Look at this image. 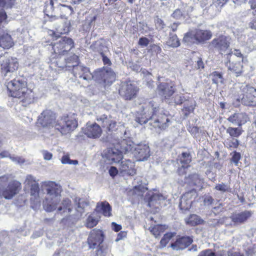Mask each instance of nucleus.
<instances>
[{
	"mask_svg": "<svg viewBox=\"0 0 256 256\" xmlns=\"http://www.w3.org/2000/svg\"><path fill=\"white\" fill-rule=\"evenodd\" d=\"M74 202L76 206V210L78 212L82 213L83 212V209L87 204L84 202V200H81L79 198L76 197L74 199Z\"/></svg>",
	"mask_w": 256,
	"mask_h": 256,
	"instance_id": "ea45409f",
	"label": "nucleus"
},
{
	"mask_svg": "<svg viewBox=\"0 0 256 256\" xmlns=\"http://www.w3.org/2000/svg\"><path fill=\"white\" fill-rule=\"evenodd\" d=\"M42 153L45 160H50L52 158V154L47 150H44Z\"/></svg>",
	"mask_w": 256,
	"mask_h": 256,
	"instance_id": "680f3d73",
	"label": "nucleus"
},
{
	"mask_svg": "<svg viewBox=\"0 0 256 256\" xmlns=\"http://www.w3.org/2000/svg\"><path fill=\"white\" fill-rule=\"evenodd\" d=\"M240 89L243 92L242 103L248 106H256V89L248 85H242Z\"/></svg>",
	"mask_w": 256,
	"mask_h": 256,
	"instance_id": "9d476101",
	"label": "nucleus"
},
{
	"mask_svg": "<svg viewBox=\"0 0 256 256\" xmlns=\"http://www.w3.org/2000/svg\"><path fill=\"white\" fill-rule=\"evenodd\" d=\"M163 196L162 195H160L158 194H154L152 196H151L150 198V200H148V206H152V201L154 200H156L157 199L158 200H161Z\"/></svg>",
	"mask_w": 256,
	"mask_h": 256,
	"instance_id": "13d9d810",
	"label": "nucleus"
},
{
	"mask_svg": "<svg viewBox=\"0 0 256 256\" xmlns=\"http://www.w3.org/2000/svg\"><path fill=\"white\" fill-rule=\"evenodd\" d=\"M220 224H224L226 226H230V228L234 227V224H233V222L230 217H224L222 219H220Z\"/></svg>",
	"mask_w": 256,
	"mask_h": 256,
	"instance_id": "8fccbe9b",
	"label": "nucleus"
},
{
	"mask_svg": "<svg viewBox=\"0 0 256 256\" xmlns=\"http://www.w3.org/2000/svg\"><path fill=\"white\" fill-rule=\"evenodd\" d=\"M192 242V240L189 236H182L176 239L170 246L176 250H182L189 246Z\"/></svg>",
	"mask_w": 256,
	"mask_h": 256,
	"instance_id": "5701e85b",
	"label": "nucleus"
},
{
	"mask_svg": "<svg viewBox=\"0 0 256 256\" xmlns=\"http://www.w3.org/2000/svg\"><path fill=\"white\" fill-rule=\"evenodd\" d=\"M212 82L218 85L224 83V78L222 74L218 72H214L210 74Z\"/></svg>",
	"mask_w": 256,
	"mask_h": 256,
	"instance_id": "e433bc0d",
	"label": "nucleus"
},
{
	"mask_svg": "<svg viewBox=\"0 0 256 256\" xmlns=\"http://www.w3.org/2000/svg\"><path fill=\"white\" fill-rule=\"evenodd\" d=\"M184 97L180 95H176L174 97V102L176 104H180L182 103Z\"/></svg>",
	"mask_w": 256,
	"mask_h": 256,
	"instance_id": "0e129e2a",
	"label": "nucleus"
},
{
	"mask_svg": "<svg viewBox=\"0 0 256 256\" xmlns=\"http://www.w3.org/2000/svg\"><path fill=\"white\" fill-rule=\"evenodd\" d=\"M192 200H183V198L182 197L180 200V202L179 204V206L181 210L186 211L188 210L192 206Z\"/></svg>",
	"mask_w": 256,
	"mask_h": 256,
	"instance_id": "58836bf2",
	"label": "nucleus"
},
{
	"mask_svg": "<svg viewBox=\"0 0 256 256\" xmlns=\"http://www.w3.org/2000/svg\"><path fill=\"white\" fill-rule=\"evenodd\" d=\"M10 158L14 162L20 164H23L25 162L24 159L22 156H10Z\"/></svg>",
	"mask_w": 256,
	"mask_h": 256,
	"instance_id": "5fc2aeb1",
	"label": "nucleus"
},
{
	"mask_svg": "<svg viewBox=\"0 0 256 256\" xmlns=\"http://www.w3.org/2000/svg\"><path fill=\"white\" fill-rule=\"evenodd\" d=\"M175 233L168 232L166 233L160 242V246L162 247H164L169 242V240L174 236Z\"/></svg>",
	"mask_w": 256,
	"mask_h": 256,
	"instance_id": "c03bdc74",
	"label": "nucleus"
},
{
	"mask_svg": "<svg viewBox=\"0 0 256 256\" xmlns=\"http://www.w3.org/2000/svg\"><path fill=\"white\" fill-rule=\"evenodd\" d=\"M166 44L170 47L177 48L180 46V42L176 34H170Z\"/></svg>",
	"mask_w": 256,
	"mask_h": 256,
	"instance_id": "2f4dec72",
	"label": "nucleus"
},
{
	"mask_svg": "<svg viewBox=\"0 0 256 256\" xmlns=\"http://www.w3.org/2000/svg\"><path fill=\"white\" fill-rule=\"evenodd\" d=\"M224 146L230 150L236 148L239 145V141L234 138H228L224 142Z\"/></svg>",
	"mask_w": 256,
	"mask_h": 256,
	"instance_id": "c9c22d12",
	"label": "nucleus"
},
{
	"mask_svg": "<svg viewBox=\"0 0 256 256\" xmlns=\"http://www.w3.org/2000/svg\"><path fill=\"white\" fill-rule=\"evenodd\" d=\"M150 148L146 144H140L135 145L132 152L138 161H144L150 156Z\"/></svg>",
	"mask_w": 256,
	"mask_h": 256,
	"instance_id": "4468645a",
	"label": "nucleus"
},
{
	"mask_svg": "<svg viewBox=\"0 0 256 256\" xmlns=\"http://www.w3.org/2000/svg\"><path fill=\"white\" fill-rule=\"evenodd\" d=\"M156 26L158 28L162 29L164 28V24L162 20L158 18H156L155 20Z\"/></svg>",
	"mask_w": 256,
	"mask_h": 256,
	"instance_id": "bf43d9fd",
	"label": "nucleus"
},
{
	"mask_svg": "<svg viewBox=\"0 0 256 256\" xmlns=\"http://www.w3.org/2000/svg\"><path fill=\"white\" fill-rule=\"evenodd\" d=\"M72 66L74 74L76 76L82 78L86 80H89L92 78L93 79L94 74L90 72L88 68L78 64H73Z\"/></svg>",
	"mask_w": 256,
	"mask_h": 256,
	"instance_id": "6ab92c4d",
	"label": "nucleus"
},
{
	"mask_svg": "<svg viewBox=\"0 0 256 256\" xmlns=\"http://www.w3.org/2000/svg\"><path fill=\"white\" fill-rule=\"evenodd\" d=\"M221 254H222L224 256H244L243 254L240 252L232 250L222 251Z\"/></svg>",
	"mask_w": 256,
	"mask_h": 256,
	"instance_id": "3c124183",
	"label": "nucleus"
},
{
	"mask_svg": "<svg viewBox=\"0 0 256 256\" xmlns=\"http://www.w3.org/2000/svg\"><path fill=\"white\" fill-rule=\"evenodd\" d=\"M134 144L130 139L118 140L115 146L123 154L132 153L134 147Z\"/></svg>",
	"mask_w": 256,
	"mask_h": 256,
	"instance_id": "b1692460",
	"label": "nucleus"
},
{
	"mask_svg": "<svg viewBox=\"0 0 256 256\" xmlns=\"http://www.w3.org/2000/svg\"><path fill=\"white\" fill-rule=\"evenodd\" d=\"M213 201L214 199L212 196H206L204 198V202L205 205L208 206L211 204L213 202Z\"/></svg>",
	"mask_w": 256,
	"mask_h": 256,
	"instance_id": "338daca9",
	"label": "nucleus"
},
{
	"mask_svg": "<svg viewBox=\"0 0 256 256\" xmlns=\"http://www.w3.org/2000/svg\"><path fill=\"white\" fill-rule=\"evenodd\" d=\"M198 256H224L221 252L217 253L212 252L210 250H206L200 253Z\"/></svg>",
	"mask_w": 256,
	"mask_h": 256,
	"instance_id": "de8ad7c7",
	"label": "nucleus"
},
{
	"mask_svg": "<svg viewBox=\"0 0 256 256\" xmlns=\"http://www.w3.org/2000/svg\"><path fill=\"white\" fill-rule=\"evenodd\" d=\"M234 57H236L238 58V61L242 62V55L239 50H234V52H232L229 53L227 56V58L228 61H229V60L231 61V60H234Z\"/></svg>",
	"mask_w": 256,
	"mask_h": 256,
	"instance_id": "a19ab883",
	"label": "nucleus"
},
{
	"mask_svg": "<svg viewBox=\"0 0 256 256\" xmlns=\"http://www.w3.org/2000/svg\"><path fill=\"white\" fill-rule=\"evenodd\" d=\"M158 94L166 99L172 96L174 92L172 86L168 83H160L158 85Z\"/></svg>",
	"mask_w": 256,
	"mask_h": 256,
	"instance_id": "393cba45",
	"label": "nucleus"
},
{
	"mask_svg": "<svg viewBox=\"0 0 256 256\" xmlns=\"http://www.w3.org/2000/svg\"><path fill=\"white\" fill-rule=\"evenodd\" d=\"M43 186L46 192L43 206L48 212L57 210L58 213L67 216L72 211L71 201L68 198H65L60 202L61 186L54 182H47L43 184Z\"/></svg>",
	"mask_w": 256,
	"mask_h": 256,
	"instance_id": "f257e3e1",
	"label": "nucleus"
},
{
	"mask_svg": "<svg viewBox=\"0 0 256 256\" xmlns=\"http://www.w3.org/2000/svg\"><path fill=\"white\" fill-rule=\"evenodd\" d=\"M52 46L55 54L64 55L74 46V42L71 38L64 36L52 43Z\"/></svg>",
	"mask_w": 256,
	"mask_h": 256,
	"instance_id": "1a4fd4ad",
	"label": "nucleus"
},
{
	"mask_svg": "<svg viewBox=\"0 0 256 256\" xmlns=\"http://www.w3.org/2000/svg\"><path fill=\"white\" fill-rule=\"evenodd\" d=\"M103 234L101 230H93L88 238L89 248L94 249L103 242Z\"/></svg>",
	"mask_w": 256,
	"mask_h": 256,
	"instance_id": "dca6fc26",
	"label": "nucleus"
},
{
	"mask_svg": "<svg viewBox=\"0 0 256 256\" xmlns=\"http://www.w3.org/2000/svg\"><path fill=\"white\" fill-rule=\"evenodd\" d=\"M196 106V102L194 100H190L184 104V107L182 109V111L186 116H188L189 114L192 112Z\"/></svg>",
	"mask_w": 256,
	"mask_h": 256,
	"instance_id": "7c9ffc66",
	"label": "nucleus"
},
{
	"mask_svg": "<svg viewBox=\"0 0 256 256\" xmlns=\"http://www.w3.org/2000/svg\"><path fill=\"white\" fill-rule=\"evenodd\" d=\"M226 132L232 137V138H234L240 136L242 134V130L239 126L238 128L228 127Z\"/></svg>",
	"mask_w": 256,
	"mask_h": 256,
	"instance_id": "72a5a7b5",
	"label": "nucleus"
},
{
	"mask_svg": "<svg viewBox=\"0 0 256 256\" xmlns=\"http://www.w3.org/2000/svg\"><path fill=\"white\" fill-rule=\"evenodd\" d=\"M14 43L10 34L4 32H0V47L8 49L13 46Z\"/></svg>",
	"mask_w": 256,
	"mask_h": 256,
	"instance_id": "a878e982",
	"label": "nucleus"
},
{
	"mask_svg": "<svg viewBox=\"0 0 256 256\" xmlns=\"http://www.w3.org/2000/svg\"><path fill=\"white\" fill-rule=\"evenodd\" d=\"M78 126L75 118L64 116L58 119L54 125L56 129L60 131L62 134H66L74 130Z\"/></svg>",
	"mask_w": 256,
	"mask_h": 256,
	"instance_id": "423d86ee",
	"label": "nucleus"
},
{
	"mask_svg": "<svg viewBox=\"0 0 256 256\" xmlns=\"http://www.w3.org/2000/svg\"><path fill=\"white\" fill-rule=\"evenodd\" d=\"M0 64L1 66L2 74L6 78L15 72L18 67V63L16 58L8 56L7 54L3 56H0Z\"/></svg>",
	"mask_w": 256,
	"mask_h": 256,
	"instance_id": "20e7f679",
	"label": "nucleus"
},
{
	"mask_svg": "<svg viewBox=\"0 0 256 256\" xmlns=\"http://www.w3.org/2000/svg\"><path fill=\"white\" fill-rule=\"evenodd\" d=\"M100 204L102 214L106 216H110L112 215V208L110 204L106 202H103Z\"/></svg>",
	"mask_w": 256,
	"mask_h": 256,
	"instance_id": "f704fd0d",
	"label": "nucleus"
},
{
	"mask_svg": "<svg viewBox=\"0 0 256 256\" xmlns=\"http://www.w3.org/2000/svg\"><path fill=\"white\" fill-rule=\"evenodd\" d=\"M150 40L145 37L140 38L138 40V44L142 47H145L148 46Z\"/></svg>",
	"mask_w": 256,
	"mask_h": 256,
	"instance_id": "4d7b16f0",
	"label": "nucleus"
},
{
	"mask_svg": "<svg viewBox=\"0 0 256 256\" xmlns=\"http://www.w3.org/2000/svg\"><path fill=\"white\" fill-rule=\"evenodd\" d=\"M56 114L50 110H44L38 116V124L43 128H50L54 127L56 124Z\"/></svg>",
	"mask_w": 256,
	"mask_h": 256,
	"instance_id": "f8f14e48",
	"label": "nucleus"
},
{
	"mask_svg": "<svg viewBox=\"0 0 256 256\" xmlns=\"http://www.w3.org/2000/svg\"><path fill=\"white\" fill-rule=\"evenodd\" d=\"M134 166V163L130 160H122L120 162L119 166L120 173L123 176L126 175L134 176L136 174Z\"/></svg>",
	"mask_w": 256,
	"mask_h": 256,
	"instance_id": "f3484780",
	"label": "nucleus"
},
{
	"mask_svg": "<svg viewBox=\"0 0 256 256\" xmlns=\"http://www.w3.org/2000/svg\"><path fill=\"white\" fill-rule=\"evenodd\" d=\"M195 62L196 63V66H195L198 69L203 68H204V64L201 58L198 57Z\"/></svg>",
	"mask_w": 256,
	"mask_h": 256,
	"instance_id": "69168bd1",
	"label": "nucleus"
},
{
	"mask_svg": "<svg viewBox=\"0 0 256 256\" xmlns=\"http://www.w3.org/2000/svg\"><path fill=\"white\" fill-rule=\"evenodd\" d=\"M5 84L9 91V95L20 99L24 106L33 102L32 92L27 88V83L24 78H18L6 82Z\"/></svg>",
	"mask_w": 256,
	"mask_h": 256,
	"instance_id": "7ed1b4c3",
	"label": "nucleus"
},
{
	"mask_svg": "<svg viewBox=\"0 0 256 256\" xmlns=\"http://www.w3.org/2000/svg\"><path fill=\"white\" fill-rule=\"evenodd\" d=\"M166 229L164 225H156L153 227H150V230L152 234L156 238H158L161 233L163 232Z\"/></svg>",
	"mask_w": 256,
	"mask_h": 256,
	"instance_id": "473e14b6",
	"label": "nucleus"
},
{
	"mask_svg": "<svg viewBox=\"0 0 256 256\" xmlns=\"http://www.w3.org/2000/svg\"><path fill=\"white\" fill-rule=\"evenodd\" d=\"M61 162L64 164H69L70 163V156L68 154L64 155L61 158Z\"/></svg>",
	"mask_w": 256,
	"mask_h": 256,
	"instance_id": "e2e57ef3",
	"label": "nucleus"
},
{
	"mask_svg": "<svg viewBox=\"0 0 256 256\" xmlns=\"http://www.w3.org/2000/svg\"><path fill=\"white\" fill-rule=\"evenodd\" d=\"M98 222V218L94 216V214H92L88 218L86 226L90 228H92L96 225Z\"/></svg>",
	"mask_w": 256,
	"mask_h": 256,
	"instance_id": "37998d69",
	"label": "nucleus"
},
{
	"mask_svg": "<svg viewBox=\"0 0 256 256\" xmlns=\"http://www.w3.org/2000/svg\"><path fill=\"white\" fill-rule=\"evenodd\" d=\"M226 65L228 70L236 74V76H238L242 72V66L240 61L236 60V62L234 63V62H231L230 60H229V61L227 62Z\"/></svg>",
	"mask_w": 256,
	"mask_h": 256,
	"instance_id": "c756f323",
	"label": "nucleus"
},
{
	"mask_svg": "<svg viewBox=\"0 0 256 256\" xmlns=\"http://www.w3.org/2000/svg\"><path fill=\"white\" fill-rule=\"evenodd\" d=\"M208 223L210 226H215L220 224V220L210 219L208 220Z\"/></svg>",
	"mask_w": 256,
	"mask_h": 256,
	"instance_id": "774afa93",
	"label": "nucleus"
},
{
	"mask_svg": "<svg viewBox=\"0 0 256 256\" xmlns=\"http://www.w3.org/2000/svg\"><path fill=\"white\" fill-rule=\"evenodd\" d=\"M241 155L240 153L238 152H234L232 153V158H231V160L233 162L236 166H238V161L240 159Z\"/></svg>",
	"mask_w": 256,
	"mask_h": 256,
	"instance_id": "6e6d98bb",
	"label": "nucleus"
},
{
	"mask_svg": "<svg viewBox=\"0 0 256 256\" xmlns=\"http://www.w3.org/2000/svg\"><path fill=\"white\" fill-rule=\"evenodd\" d=\"M16 0H0V6L5 8H11Z\"/></svg>",
	"mask_w": 256,
	"mask_h": 256,
	"instance_id": "09e8293b",
	"label": "nucleus"
},
{
	"mask_svg": "<svg viewBox=\"0 0 256 256\" xmlns=\"http://www.w3.org/2000/svg\"><path fill=\"white\" fill-rule=\"evenodd\" d=\"M30 186V202L32 207L36 208L40 206V199L39 195L40 188L38 183L32 184Z\"/></svg>",
	"mask_w": 256,
	"mask_h": 256,
	"instance_id": "412c9836",
	"label": "nucleus"
},
{
	"mask_svg": "<svg viewBox=\"0 0 256 256\" xmlns=\"http://www.w3.org/2000/svg\"><path fill=\"white\" fill-rule=\"evenodd\" d=\"M57 9L60 12V16L52 15L50 16L51 20H54L58 18H63L66 16V14H70L73 12L72 8L71 6L64 4L58 5Z\"/></svg>",
	"mask_w": 256,
	"mask_h": 256,
	"instance_id": "c85d7f7f",
	"label": "nucleus"
},
{
	"mask_svg": "<svg viewBox=\"0 0 256 256\" xmlns=\"http://www.w3.org/2000/svg\"><path fill=\"white\" fill-rule=\"evenodd\" d=\"M100 54L102 57L104 64V65H108V66H110L112 64V62L106 56L103 52H100Z\"/></svg>",
	"mask_w": 256,
	"mask_h": 256,
	"instance_id": "052dcab7",
	"label": "nucleus"
},
{
	"mask_svg": "<svg viewBox=\"0 0 256 256\" xmlns=\"http://www.w3.org/2000/svg\"><path fill=\"white\" fill-rule=\"evenodd\" d=\"M192 160V158L188 152H182L180 158V162L182 164L181 168H179L178 172L179 174L182 175L186 174L185 169L190 166L188 164Z\"/></svg>",
	"mask_w": 256,
	"mask_h": 256,
	"instance_id": "bb28decb",
	"label": "nucleus"
},
{
	"mask_svg": "<svg viewBox=\"0 0 256 256\" xmlns=\"http://www.w3.org/2000/svg\"><path fill=\"white\" fill-rule=\"evenodd\" d=\"M98 122H100L102 127H106L108 130H113L116 126V122L113 121L110 118L105 114L97 118Z\"/></svg>",
	"mask_w": 256,
	"mask_h": 256,
	"instance_id": "cd10ccee",
	"label": "nucleus"
},
{
	"mask_svg": "<svg viewBox=\"0 0 256 256\" xmlns=\"http://www.w3.org/2000/svg\"><path fill=\"white\" fill-rule=\"evenodd\" d=\"M93 79L99 83H104L106 85H108L112 84L116 80V74L110 68H104L95 71Z\"/></svg>",
	"mask_w": 256,
	"mask_h": 256,
	"instance_id": "6e6552de",
	"label": "nucleus"
},
{
	"mask_svg": "<svg viewBox=\"0 0 256 256\" xmlns=\"http://www.w3.org/2000/svg\"><path fill=\"white\" fill-rule=\"evenodd\" d=\"M210 31L202 30H195L187 32L184 36L183 40L188 44L198 43L208 40L212 37Z\"/></svg>",
	"mask_w": 256,
	"mask_h": 256,
	"instance_id": "39448f33",
	"label": "nucleus"
},
{
	"mask_svg": "<svg viewBox=\"0 0 256 256\" xmlns=\"http://www.w3.org/2000/svg\"><path fill=\"white\" fill-rule=\"evenodd\" d=\"M215 189L222 192H228L230 190V186L224 183L216 184L215 186Z\"/></svg>",
	"mask_w": 256,
	"mask_h": 256,
	"instance_id": "49530a36",
	"label": "nucleus"
},
{
	"mask_svg": "<svg viewBox=\"0 0 256 256\" xmlns=\"http://www.w3.org/2000/svg\"><path fill=\"white\" fill-rule=\"evenodd\" d=\"M140 108L142 110L137 112L136 117V121L140 124H143L150 120L152 122L150 124L151 125L160 130H165L171 124L168 116L154 101L145 103Z\"/></svg>",
	"mask_w": 256,
	"mask_h": 256,
	"instance_id": "f03ea898",
	"label": "nucleus"
},
{
	"mask_svg": "<svg viewBox=\"0 0 256 256\" xmlns=\"http://www.w3.org/2000/svg\"><path fill=\"white\" fill-rule=\"evenodd\" d=\"M105 157L111 163H119L122 160V153L115 146L108 149Z\"/></svg>",
	"mask_w": 256,
	"mask_h": 256,
	"instance_id": "aec40b11",
	"label": "nucleus"
},
{
	"mask_svg": "<svg viewBox=\"0 0 256 256\" xmlns=\"http://www.w3.org/2000/svg\"><path fill=\"white\" fill-rule=\"evenodd\" d=\"M138 88L136 84L130 81L122 82L119 90L120 94L126 100H130L135 98Z\"/></svg>",
	"mask_w": 256,
	"mask_h": 256,
	"instance_id": "9b49d317",
	"label": "nucleus"
},
{
	"mask_svg": "<svg viewBox=\"0 0 256 256\" xmlns=\"http://www.w3.org/2000/svg\"><path fill=\"white\" fill-rule=\"evenodd\" d=\"M65 60H66V67L72 68V66L73 64H78V58L76 55L74 54H73L70 58H68Z\"/></svg>",
	"mask_w": 256,
	"mask_h": 256,
	"instance_id": "79ce46f5",
	"label": "nucleus"
},
{
	"mask_svg": "<svg viewBox=\"0 0 256 256\" xmlns=\"http://www.w3.org/2000/svg\"><path fill=\"white\" fill-rule=\"evenodd\" d=\"M228 0H214L213 4L211 5V7L212 8L216 7L218 10H219L220 8Z\"/></svg>",
	"mask_w": 256,
	"mask_h": 256,
	"instance_id": "603ef678",
	"label": "nucleus"
},
{
	"mask_svg": "<svg viewBox=\"0 0 256 256\" xmlns=\"http://www.w3.org/2000/svg\"><path fill=\"white\" fill-rule=\"evenodd\" d=\"M231 38L228 36H220L214 38L210 43V46L218 50L220 54L225 53L229 48Z\"/></svg>",
	"mask_w": 256,
	"mask_h": 256,
	"instance_id": "ddd939ff",
	"label": "nucleus"
},
{
	"mask_svg": "<svg viewBox=\"0 0 256 256\" xmlns=\"http://www.w3.org/2000/svg\"><path fill=\"white\" fill-rule=\"evenodd\" d=\"M252 214L250 210H246L243 212H234L230 216L232 221L235 226L245 223Z\"/></svg>",
	"mask_w": 256,
	"mask_h": 256,
	"instance_id": "a211bd4d",
	"label": "nucleus"
},
{
	"mask_svg": "<svg viewBox=\"0 0 256 256\" xmlns=\"http://www.w3.org/2000/svg\"><path fill=\"white\" fill-rule=\"evenodd\" d=\"M38 183L34 177L32 175H28L26 177V179L24 182V184L26 185L31 186L34 184Z\"/></svg>",
	"mask_w": 256,
	"mask_h": 256,
	"instance_id": "864d4df0",
	"label": "nucleus"
},
{
	"mask_svg": "<svg viewBox=\"0 0 256 256\" xmlns=\"http://www.w3.org/2000/svg\"><path fill=\"white\" fill-rule=\"evenodd\" d=\"M228 120L239 127L249 120L248 115L243 112L234 113L228 118Z\"/></svg>",
	"mask_w": 256,
	"mask_h": 256,
	"instance_id": "4be33fe9",
	"label": "nucleus"
},
{
	"mask_svg": "<svg viewBox=\"0 0 256 256\" xmlns=\"http://www.w3.org/2000/svg\"><path fill=\"white\" fill-rule=\"evenodd\" d=\"M197 196L196 192L195 190L192 189L188 192H186L182 196L183 200H190L192 201V199L196 198Z\"/></svg>",
	"mask_w": 256,
	"mask_h": 256,
	"instance_id": "a18cd8bd",
	"label": "nucleus"
},
{
	"mask_svg": "<svg viewBox=\"0 0 256 256\" xmlns=\"http://www.w3.org/2000/svg\"><path fill=\"white\" fill-rule=\"evenodd\" d=\"M187 224L191 225H196L200 224L203 222L202 219L196 214H192L186 220Z\"/></svg>",
	"mask_w": 256,
	"mask_h": 256,
	"instance_id": "4c0bfd02",
	"label": "nucleus"
},
{
	"mask_svg": "<svg viewBox=\"0 0 256 256\" xmlns=\"http://www.w3.org/2000/svg\"><path fill=\"white\" fill-rule=\"evenodd\" d=\"M0 184V198L11 200L16 195L20 189L21 184L16 180L10 181L7 186H4L5 182Z\"/></svg>",
	"mask_w": 256,
	"mask_h": 256,
	"instance_id": "0eeeda50",
	"label": "nucleus"
},
{
	"mask_svg": "<svg viewBox=\"0 0 256 256\" xmlns=\"http://www.w3.org/2000/svg\"><path fill=\"white\" fill-rule=\"evenodd\" d=\"M84 134L88 138H97L102 134V130L100 126L96 123L88 122L82 128Z\"/></svg>",
	"mask_w": 256,
	"mask_h": 256,
	"instance_id": "2eb2a0df",
	"label": "nucleus"
}]
</instances>
